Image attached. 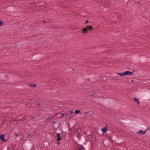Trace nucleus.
I'll use <instances>...</instances> for the list:
<instances>
[{"label": "nucleus", "mask_w": 150, "mask_h": 150, "mask_svg": "<svg viewBox=\"0 0 150 150\" xmlns=\"http://www.w3.org/2000/svg\"><path fill=\"white\" fill-rule=\"evenodd\" d=\"M72 132L71 130V131H70L69 133H70L71 135L72 134Z\"/></svg>", "instance_id": "obj_31"}, {"label": "nucleus", "mask_w": 150, "mask_h": 150, "mask_svg": "<svg viewBox=\"0 0 150 150\" xmlns=\"http://www.w3.org/2000/svg\"><path fill=\"white\" fill-rule=\"evenodd\" d=\"M84 134H85L86 135L87 134V132H84Z\"/></svg>", "instance_id": "obj_35"}, {"label": "nucleus", "mask_w": 150, "mask_h": 150, "mask_svg": "<svg viewBox=\"0 0 150 150\" xmlns=\"http://www.w3.org/2000/svg\"><path fill=\"white\" fill-rule=\"evenodd\" d=\"M59 143L60 142H59V141H58V142H57V144L58 145H59Z\"/></svg>", "instance_id": "obj_37"}, {"label": "nucleus", "mask_w": 150, "mask_h": 150, "mask_svg": "<svg viewBox=\"0 0 150 150\" xmlns=\"http://www.w3.org/2000/svg\"><path fill=\"white\" fill-rule=\"evenodd\" d=\"M80 110H76L75 111V113L76 114H78L80 113Z\"/></svg>", "instance_id": "obj_21"}, {"label": "nucleus", "mask_w": 150, "mask_h": 150, "mask_svg": "<svg viewBox=\"0 0 150 150\" xmlns=\"http://www.w3.org/2000/svg\"><path fill=\"white\" fill-rule=\"evenodd\" d=\"M57 141H60L61 139L62 138L61 136V134L59 133H57Z\"/></svg>", "instance_id": "obj_8"}, {"label": "nucleus", "mask_w": 150, "mask_h": 150, "mask_svg": "<svg viewBox=\"0 0 150 150\" xmlns=\"http://www.w3.org/2000/svg\"><path fill=\"white\" fill-rule=\"evenodd\" d=\"M93 137L92 136V134H90V135H88V136H87V138L88 139V142L91 141V139H92Z\"/></svg>", "instance_id": "obj_12"}, {"label": "nucleus", "mask_w": 150, "mask_h": 150, "mask_svg": "<svg viewBox=\"0 0 150 150\" xmlns=\"http://www.w3.org/2000/svg\"><path fill=\"white\" fill-rule=\"evenodd\" d=\"M12 148H13V149H14V147H11Z\"/></svg>", "instance_id": "obj_46"}, {"label": "nucleus", "mask_w": 150, "mask_h": 150, "mask_svg": "<svg viewBox=\"0 0 150 150\" xmlns=\"http://www.w3.org/2000/svg\"><path fill=\"white\" fill-rule=\"evenodd\" d=\"M62 132H63V131H61L62 133Z\"/></svg>", "instance_id": "obj_50"}, {"label": "nucleus", "mask_w": 150, "mask_h": 150, "mask_svg": "<svg viewBox=\"0 0 150 150\" xmlns=\"http://www.w3.org/2000/svg\"><path fill=\"white\" fill-rule=\"evenodd\" d=\"M43 22L44 23H46V21H43Z\"/></svg>", "instance_id": "obj_43"}, {"label": "nucleus", "mask_w": 150, "mask_h": 150, "mask_svg": "<svg viewBox=\"0 0 150 150\" xmlns=\"http://www.w3.org/2000/svg\"><path fill=\"white\" fill-rule=\"evenodd\" d=\"M139 3H140V1H139L138 2L137 4H139Z\"/></svg>", "instance_id": "obj_47"}, {"label": "nucleus", "mask_w": 150, "mask_h": 150, "mask_svg": "<svg viewBox=\"0 0 150 150\" xmlns=\"http://www.w3.org/2000/svg\"><path fill=\"white\" fill-rule=\"evenodd\" d=\"M50 117L47 118V120L50 119Z\"/></svg>", "instance_id": "obj_41"}, {"label": "nucleus", "mask_w": 150, "mask_h": 150, "mask_svg": "<svg viewBox=\"0 0 150 150\" xmlns=\"http://www.w3.org/2000/svg\"><path fill=\"white\" fill-rule=\"evenodd\" d=\"M81 137L78 136L74 140L75 144L78 146H80L82 148H85L86 150H88V144L89 142L88 139H87L86 137H82L81 138V140L79 142V144L78 142Z\"/></svg>", "instance_id": "obj_1"}, {"label": "nucleus", "mask_w": 150, "mask_h": 150, "mask_svg": "<svg viewBox=\"0 0 150 150\" xmlns=\"http://www.w3.org/2000/svg\"><path fill=\"white\" fill-rule=\"evenodd\" d=\"M4 23V21H2L0 20V26L3 25Z\"/></svg>", "instance_id": "obj_22"}, {"label": "nucleus", "mask_w": 150, "mask_h": 150, "mask_svg": "<svg viewBox=\"0 0 150 150\" xmlns=\"http://www.w3.org/2000/svg\"><path fill=\"white\" fill-rule=\"evenodd\" d=\"M108 127L107 125H106L105 127L102 128L101 129V130L103 132V133L104 134L106 133Z\"/></svg>", "instance_id": "obj_7"}, {"label": "nucleus", "mask_w": 150, "mask_h": 150, "mask_svg": "<svg viewBox=\"0 0 150 150\" xmlns=\"http://www.w3.org/2000/svg\"><path fill=\"white\" fill-rule=\"evenodd\" d=\"M76 150H86V149L85 148H82L81 147V148H79L78 149H76Z\"/></svg>", "instance_id": "obj_26"}, {"label": "nucleus", "mask_w": 150, "mask_h": 150, "mask_svg": "<svg viewBox=\"0 0 150 150\" xmlns=\"http://www.w3.org/2000/svg\"><path fill=\"white\" fill-rule=\"evenodd\" d=\"M96 144V143L94 142H91V148L93 149V147L94 146V145Z\"/></svg>", "instance_id": "obj_20"}, {"label": "nucleus", "mask_w": 150, "mask_h": 150, "mask_svg": "<svg viewBox=\"0 0 150 150\" xmlns=\"http://www.w3.org/2000/svg\"><path fill=\"white\" fill-rule=\"evenodd\" d=\"M88 135H90V134H86V135H87V136H88Z\"/></svg>", "instance_id": "obj_48"}, {"label": "nucleus", "mask_w": 150, "mask_h": 150, "mask_svg": "<svg viewBox=\"0 0 150 150\" xmlns=\"http://www.w3.org/2000/svg\"><path fill=\"white\" fill-rule=\"evenodd\" d=\"M147 129H146L145 131H143L142 130H140L139 131L137 132L138 134H146Z\"/></svg>", "instance_id": "obj_10"}, {"label": "nucleus", "mask_w": 150, "mask_h": 150, "mask_svg": "<svg viewBox=\"0 0 150 150\" xmlns=\"http://www.w3.org/2000/svg\"><path fill=\"white\" fill-rule=\"evenodd\" d=\"M68 128H69V130H70V131H71V130L72 129L71 128H70V126H69V127H68Z\"/></svg>", "instance_id": "obj_33"}, {"label": "nucleus", "mask_w": 150, "mask_h": 150, "mask_svg": "<svg viewBox=\"0 0 150 150\" xmlns=\"http://www.w3.org/2000/svg\"><path fill=\"white\" fill-rule=\"evenodd\" d=\"M89 112H85V113H86V114H88Z\"/></svg>", "instance_id": "obj_40"}, {"label": "nucleus", "mask_w": 150, "mask_h": 150, "mask_svg": "<svg viewBox=\"0 0 150 150\" xmlns=\"http://www.w3.org/2000/svg\"><path fill=\"white\" fill-rule=\"evenodd\" d=\"M103 143L104 145L106 146H108V144H107V143L106 142H103Z\"/></svg>", "instance_id": "obj_25"}, {"label": "nucleus", "mask_w": 150, "mask_h": 150, "mask_svg": "<svg viewBox=\"0 0 150 150\" xmlns=\"http://www.w3.org/2000/svg\"><path fill=\"white\" fill-rule=\"evenodd\" d=\"M38 102H37L36 103V104H38Z\"/></svg>", "instance_id": "obj_45"}, {"label": "nucleus", "mask_w": 150, "mask_h": 150, "mask_svg": "<svg viewBox=\"0 0 150 150\" xmlns=\"http://www.w3.org/2000/svg\"><path fill=\"white\" fill-rule=\"evenodd\" d=\"M134 101L136 102L137 104L139 105L140 104V102L139 101V99L138 98H134Z\"/></svg>", "instance_id": "obj_13"}, {"label": "nucleus", "mask_w": 150, "mask_h": 150, "mask_svg": "<svg viewBox=\"0 0 150 150\" xmlns=\"http://www.w3.org/2000/svg\"><path fill=\"white\" fill-rule=\"evenodd\" d=\"M61 115H62V116H60V117H59V118H60V117H64V115H65V114L64 113H62V112L61 113Z\"/></svg>", "instance_id": "obj_28"}, {"label": "nucleus", "mask_w": 150, "mask_h": 150, "mask_svg": "<svg viewBox=\"0 0 150 150\" xmlns=\"http://www.w3.org/2000/svg\"><path fill=\"white\" fill-rule=\"evenodd\" d=\"M102 77L103 78V80L104 81H106L107 79V77L106 76H102Z\"/></svg>", "instance_id": "obj_17"}, {"label": "nucleus", "mask_w": 150, "mask_h": 150, "mask_svg": "<svg viewBox=\"0 0 150 150\" xmlns=\"http://www.w3.org/2000/svg\"><path fill=\"white\" fill-rule=\"evenodd\" d=\"M29 86L31 87H33L35 88L36 86V84H33L32 83H30L29 84Z\"/></svg>", "instance_id": "obj_15"}, {"label": "nucleus", "mask_w": 150, "mask_h": 150, "mask_svg": "<svg viewBox=\"0 0 150 150\" xmlns=\"http://www.w3.org/2000/svg\"><path fill=\"white\" fill-rule=\"evenodd\" d=\"M150 129L149 127H148L147 128V129H147V130L148 129Z\"/></svg>", "instance_id": "obj_39"}, {"label": "nucleus", "mask_w": 150, "mask_h": 150, "mask_svg": "<svg viewBox=\"0 0 150 150\" xmlns=\"http://www.w3.org/2000/svg\"><path fill=\"white\" fill-rule=\"evenodd\" d=\"M144 99H147L150 98V94L147 92L145 93L144 94V96L143 97Z\"/></svg>", "instance_id": "obj_6"}, {"label": "nucleus", "mask_w": 150, "mask_h": 150, "mask_svg": "<svg viewBox=\"0 0 150 150\" xmlns=\"http://www.w3.org/2000/svg\"><path fill=\"white\" fill-rule=\"evenodd\" d=\"M92 94H93V95H92V94H91V95H89L90 96H91V97H92L93 98H94V95L95 94V93L94 92V91H93L92 92Z\"/></svg>", "instance_id": "obj_23"}, {"label": "nucleus", "mask_w": 150, "mask_h": 150, "mask_svg": "<svg viewBox=\"0 0 150 150\" xmlns=\"http://www.w3.org/2000/svg\"><path fill=\"white\" fill-rule=\"evenodd\" d=\"M72 70H74H74H75V69H72Z\"/></svg>", "instance_id": "obj_49"}, {"label": "nucleus", "mask_w": 150, "mask_h": 150, "mask_svg": "<svg viewBox=\"0 0 150 150\" xmlns=\"http://www.w3.org/2000/svg\"><path fill=\"white\" fill-rule=\"evenodd\" d=\"M57 122V121H55V120L53 119L52 120V124L53 125H52V126L53 128H55L56 129H57L58 128L59 126H57V125L55 124Z\"/></svg>", "instance_id": "obj_5"}, {"label": "nucleus", "mask_w": 150, "mask_h": 150, "mask_svg": "<svg viewBox=\"0 0 150 150\" xmlns=\"http://www.w3.org/2000/svg\"><path fill=\"white\" fill-rule=\"evenodd\" d=\"M38 57V56L37 55H36V56H34L33 58V59H35L36 58H37V57Z\"/></svg>", "instance_id": "obj_29"}, {"label": "nucleus", "mask_w": 150, "mask_h": 150, "mask_svg": "<svg viewBox=\"0 0 150 150\" xmlns=\"http://www.w3.org/2000/svg\"><path fill=\"white\" fill-rule=\"evenodd\" d=\"M25 148L26 149H30L31 146V142L28 141L25 143Z\"/></svg>", "instance_id": "obj_4"}, {"label": "nucleus", "mask_w": 150, "mask_h": 150, "mask_svg": "<svg viewBox=\"0 0 150 150\" xmlns=\"http://www.w3.org/2000/svg\"><path fill=\"white\" fill-rule=\"evenodd\" d=\"M123 122H124V123H130V120H127V121H123Z\"/></svg>", "instance_id": "obj_27"}, {"label": "nucleus", "mask_w": 150, "mask_h": 150, "mask_svg": "<svg viewBox=\"0 0 150 150\" xmlns=\"http://www.w3.org/2000/svg\"><path fill=\"white\" fill-rule=\"evenodd\" d=\"M13 136H16V137H18L19 136L21 137L22 134L20 132L18 133H14Z\"/></svg>", "instance_id": "obj_11"}, {"label": "nucleus", "mask_w": 150, "mask_h": 150, "mask_svg": "<svg viewBox=\"0 0 150 150\" xmlns=\"http://www.w3.org/2000/svg\"><path fill=\"white\" fill-rule=\"evenodd\" d=\"M117 74L120 75L121 76H125V72H123L122 73H117Z\"/></svg>", "instance_id": "obj_18"}, {"label": "nucleus", "mask_w": 150, "mask_h": 150, "mask_svg": "<svg viewBox=\"0 0 150 150\" xmlns=\"http://www.w3.org/2000/svg\"><path fill=\"white\" fill-rule=\"evenodd\" d=\"M89 22V21L88 20H87V21L86 23H85V24H87Z\"/></svg>", "instance_id": "obj_34"}, {"label": "nucleus", "mask_w": 150, "mask_h": 150, "mask_svg": "<svg viewBox=\"0 0 150 150\" xmlns=\"http://www.w3.org/2000/svg\"><path fill=\"white\" fill-rule=\"evenodd\" d=\"M46 144H47V143H46Z\"/></svg>", "instance_id": "obj_53"}, {"label": "nucleus", "mask_w": 150, "mask_h": 150, "mask_svg": "<svg viewBox=\"0 0 150 150\" xmlns=\"http://www.w3.org/2000/svg\"><path fill=\"white\" fill-rule=\"evenodd\" d=\"M131 81H132V82H134V80H132Z\"/></svg>", "instance_id": "obj_42"}, {"label": "nucleus", "mask_w": 150, "mask_h": 150, "mask_svg": "<svg viewBox=\"0 0 150 150\" xmlns=\"http://www.w3.org/2000/svg\"><path fill=\"white\" fill-rule=\"evenodd\" d=\"M133 73V72H132V71L130 72V75L132 74Z\"/></svg>", "instance_id": "obj_36"}, {"label": "nucleus", "mask_w": 150, "mask_h": 150, "mask_svg": "<svg viewBox=\"0 0 150 150\" xmlns=\"http://www.w3.org/2000/svg\"><path fill=\"white\" fill-rule=\"evenodd\" d=\"M40 103H38V105H40Z\"/></svg>", "instance_id": "obj_44"}, {"label": "nucleus", "mask_w": 150, "mask_h": 150, "mask_svg": "<svg viewBox=\"0 0 150 150\" xmlns=\"http://www.w3.org/2000/svg\"><path fill=\"white\" fill-rule=\"evenodd\" d=\"M94 28L92 25H87L81 30V31L84 34L88 33V30L91 31L93 30Z\"/></svg>", "instance_id": "obj_2"}, {"label": "nucleus", "mask_w": 150, "mask_h": 150, "mask_svg": "<svg viewBox=\"0 0 150 150\" xmlns=\"http://www.w3.org/2000/svg\"><path fill=\"white\" fill-rule=\"evenodd\" d=\"M73 113V111H70V113L71 115Z\"/></svg>", "instance_id": "obj_30"}, {"label": "nucleus", "mask_w": 150, "mask_h": 150, "mask_svg": "<svg viewBox=\"0 0 150 150\" xmlns=\"http://www.w3.org/2000/svg\"><path fill=\"white\" fill-rule=\"evenodd\" d=\"M125 72V76L127 75H130V72L129 71H126Z\"/></svg>", "instance_id": "obj_16"}, {"label": "nucleus", "mask_w": 150, "mask_h": 150, "mask_svg": "<svg viewBox=\"0 0 150 150\" xmlns=\"http://www.w3.org/2000/svg\"><path fill=\"white\" fill-rule=\"evenodd\" d=\"M32 135V133L30 132H28V137H31Z\"/></svg>", "instance_id": "obj_24"}, {"label": "nucleus", "mask_w": 150, "mask_h": 150, "mask_svg": "<svg viewBox=\"0 0 150 150\" xmlns=\"http://www.w3.org/2000/svg\"><path fill=\"white\" fill-rule=\"evenodd\" d=\"M53 118H54L52 116L50 118V119L52 120H53Z\"/></svg>", "instance_id": "obj_32"}, {"label": "nucleus", "mask_w": 150, "mask_h": 150, "mask_svg": "<svg viewBox=\"0 0 150 150\" xmlns=\"http://www.w3.org/2000/svg\"><path fill=\"white\" fill-rule=\"evenodd\" d=\"M96 140V139L95 137H93L92 139H91V141L90 142H94Z\"/></svg>", "instance_id": "obj_14"}, {"label": "nucleus", "mask_w": 150, "mask_h": 150, "mask_svg": "<svg viewBox=\"0 0 150 150\" xmlns=\"http://www.w3.org/2000/svg\"><path fill=\"white\" fill-rule=\"evenodd\" d=\"M61 113V112H60L57 113L56 114H55L54 116H53V117L54 118V120H55L56 119H57V117H56L57 115L59 114V113Z\"/></svg>", "instance_id": "obj_19"}, {"label": "nucleus", "mask_w": 150, "mask_h": 150, "mask_svg": "<svg viewBox=\"0 0 150 150\" xmlns=\"http://www.w3.org/2000/svg\"><path fill=\"white\" fill-rule=\"evenodd\" d=\"M54 133L55 134V132H54Z\"/></svg>", "instance_id": "obj_51"}, {"label": "nucleus", "mask_w": 150, "mask_h": 150, "mask_svg": "<svg viewBox=\"0 0 150 150\" xmlns=\"http://www.w3.org/2000/svg\"><path fill=\"white\" fill-rule=\"evenodd\" d=\"M14 146H15L13 145L12 144L8 145L7 146V150H13V148H12L11 147L12 146L14 147Z\"/></svg>", "instance_id": "obj_9"}, {"label": "nucleus", "mask_w": 150, "mask_h": 150, "mask_svg": "<svg viewBox=\"0 0 150 150\" xmlns=\"http://www.w3.org/2000/svg\"><path fill=\"white\" fill-rule=\"evenodd\" d=\"M5 136V135L4 134H1L0 135V139L4 142H6L7 141H8L10 138V134L8 135V137H6V139L4 138Z\"/></svg>", "instance_id": "obj_3"}, {"label": "nucleus", "mask_w": 150, "mask_h": 150, "mask_svg": "<svg viewBox=\"0 0 150 150\" xmlns=\"http://www.w3.org/2000/svg\"><path fill=\"white\" fill-rule=\"evenodd\" d=\"M64 114H65H65H66V115H68V113H67V112H65V113H64Z\"/></svg>", "instance_id": "obj_38"}, {"label": "nucleus", "mask_w": 150, "mask_h": 150, "mask_svg": "<svg viewBox=\"0 0 150 150\" xmlns=\"http://www.w3.org/2000/svg\"><path fill=\"white\" fill-rule=\"evenodd\" d=\"M52 90V89H50L51 90Z\"/></svg>", "instance_id": "obj_52"}]
</instances>
